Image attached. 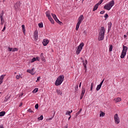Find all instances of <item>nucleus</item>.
I'll list each match as a JSON object with an SVG mask.
<instances>
[{"instance_id":"nucleus-29","label":"nucleus","mask_w":128,"mask_h":128,"mask_svg":"<svg viewBox=\"0 0 128 128\" xmlns=\"http://www.w3.org/2000/svg\"><path fill=\"white\" fill-rule=\"evenodd\" d=\"M38 120H44V116L42 115L40 117L38 118Z\"/></svg>"},{"instance_id":"nucleus-53","label":"nucleus","mask_w":128,"mask_h":128,"mask_svg":"<svg viewBox=\"0 0 128 128\" xmlns=\"http://www.w3.org/2000/svg\"><path fill=\"white\" fill-rule=\"evenodd\" d=\"M124 38H126V35H124Z\"/></svg>"},{"instance_id":"nucleus-52","label":"nucleus","mask_w":128,"mask_h":128,"mask_svg":"<svg viewBox=\"0 0 128 128\" xmlns=\"http://www.w3.org/2000/svg\"><path fill=\"white\" fill-rule=\"evenodd\" d=\"M22 106V103L21 102V103L20 104L19 106L20 107V106Z\"/></svg>"},{"instance_id":"nucleus-40","label":"nucleus","mask_w":128,"mask_h":128,"mask_svg":"<svg viewBox=\"0 0 128 128\" xmlns=\"http://www.w3.org/2000/svg\"><path fill=\"white\" fill-rule=\"evenodd\" d=\"M8 49L9 52H12L14 48H10L8 47Z\"/></svg>"},{"instance_id":"nucleus-32","label":"nucleus","mask_w":128,"mask_h":128,"mask_svg":"<svg viewBox=\"0 0 128 128\" xmlns=\"http://www.w3.org/2000/svg\"><path fill=\"white\" fill-rule=\"evenodd\" d=\"M112 44H110V46L109 52H112Z\"/></svg>"},{"instance_id":"nucleus-4","label":"nucleus","mask_w":128,"mask_h":128,"mask_svg":"<svg viewBox=\"0 0 128 128\" xmlns=\"http://www.w3.org/2000/svg\"><path fill=\"white\" fill-rule=\"evenodd\" d=\"M127 50H128V46H123V49L120 55L121 58H124L126 56Z\"/></svg>"},{"instance_id":"nucleus-10","label":"nucleus","mask_w":128,"mask_h":128,"mask_svg":"<svg viewBox=\"0 0 128 128\" xmlns=\"http://www.w3.org/2000/svg\"><path fill=\"white\" fill-rule=\"evenodd\" d=\"M82 20H84V16L80 15L78 18V23L82 24Z\"/></svg>"},{"instance_id":"nucleus-35","label":"nucleus","mask_w":128,"mask_h":128,"mask_svg":"<svg viewBox=\"0 0 128 128\" xmlns=\"http://www.w3.org/2000/svg\"><path fill=\"white\" fill-rule=\"evenodd\" d=\"M18 48H13L12 52H18Z\"/></svg>"},{"instance_id":"nucleus-58","label":"nucleus","mask_w":128,"mask_h":128,"mask_svg":"<svg viewBox=\"0 0 128 128\" xmlns=\"http://www.w3.org/2000/svg\"><path fill=\"white\" fill-rule=\"evenodd\" d=\"M72 110H71L70 112V114H72Z\"/></svg>"},{"instance_id":"nucleus-27","label":"nucleus","mask_w":128,"mask_h":128,"mask_svg":"<svg viewBox=\"0 0 128 128\" xmlns=\"http://www.w3.org/2000/svg\"><path fill=\"white\" fill-rule=\"evenodd\" d=\"M4 114H6L5 112L3 111V112H0V116H4Z\"/></svg>"},{"instance_id":"nucleus-43","label":"nucleus","mask_w":128,"mask_h":128,"mask_svg":"<svg viewBox=\"0 0 128 128\" xmlns=\"http://www.w3.org/2000/svg\"><path fill=\"white\" fill-rule=\"evenodd\" d=\"M28 112H32V109L30 108L28 109Z\"/></svg>"},{"instance_id":"nucleus-18","label":"nucleus","mask_w":128,"mask_h":128,"mask_svg":"<svg viewBox=\"0 0 128 128\" xmlns=\"http://www.w3.org/2000/svg\"><path fill=\"white\" fill-rule=\"evenodd\" d=\"M22 74H20L19 75L16 76V80H20V78H22Z\"/></svg>"},{"instance_id":"nucleus-28","label":"nucleus","mask_w":128,"mask_h":128,"mask_svg":"<svg viewBox=\"0 0 128 128\" xmlns=\"http://www.w3.org/2000/svg\"><path fill=\"white\" fill-rule=\"evenodd\" d=\"M52 18H54V20L56 18H58V17H56V14H52Z\"/></svg>"},{"instance_id":"nucleus-33","label":"nucleus","mask_w":128,"mask_h":128,"mask_svg":"<svg viewBox=\"0 0 128 128\" xmlns=\"http://www.w3.org/2000/svg\"><path fill=\"white\" fill-rule=\"evenodd\" d=\"M38 88H36L32 91L33 94H36V93L38 92Z\"/></svg>"},{"instance_id":"nucleus-2","label":"nucleus","mask_w":128,"mask_h":128,"mask_svg":"<svg viewBox=\"0 0 128 128\" xmlns=\"http://www.w3.org/2000/svg\"><path fill=\"white\" fill-rule=\"evenodd\" d=\"M64 75L60 76L56 79L55 82V85L56 86H60L61 84H62L64 82Z\"/></svg>"},{"instance_id":"nucleus-20","label":"nucleus","mask_w":128,"mask_h":128,"mask_svg":"<svg viewBox=\"0 0 128 128\" xmlns=\"http://www.w3.org/2000/svg\"><path fill=\"white\" fill-rule=\"evenodd\" d=\"M4 12H2V13L0 15V18L1 20V22H4Z\"/></svg>"},{"instance_id":"nucleus-15","label":"nucleus","mask_w":128,"mask_h":128,"mask_svg":"<svg viewBox=\"0 0 128 128\" xmlns=\"http://www.w3.org/2000/svg\"><path fill=\"white\" fill-rule=\"evenodd\" d=\"M56 92L58 96H62V90H56Z\"/></svg>"},{"instance_id":"nucleus-21","label":"nucleus","mask_w":128,"mask_h":128,"mask_svg":"<svg viewBox=\"0 0 128 128\" xmlns=\"http://www.w3.org/2000/svg\"><path fill=\"white\" fill-rule=\"evenodd\" d=\"M22 30L24 32V34H26V26H24V24H22Z\"/></svg>"},{"instance_id":"nucleus-44","label":"nucleus","mask_w":128,"mask_h":128,"mask_svg":"<svg viewBox=\"0 0 128 128\" xmlns=\"http://www.w3.org/2000/svg\"><path fill=\"white\" fill-rule=\"evenodd\" d=\"M55 20L56 22H58V24H60V20H58V18H56Z\"/></svg>"},{"instance_id":"nucleus-50","label":"nucleus","mask_w":128,"mask_h":128,"mask_svg":"<svg viewBox=\"0 0 128 128\" xmlns=\"http://www.w3.org/2000/svg\"><path fill=\"white\" fill-rule=\"evenodd\" d=\"M83 34H87V32H86V30H84V32H83Z\"/></svg>"},{"instance_id":"nucleus-9","label":"nucleus","mask_w":128,"mask_h":128,"mask_svg":"<svg viewBox=\"0 0 128 128\" xmlns=\"http://www.w3.org/2000/svg\"><path fill=\"white\" fill-rule=\"evenodd\" d=\"M34 68H33L32 70H26L27 72H28L29 74H32V76H34L36 74V72H34Z\"/></svg>"},{"instance_id":"nucleus-39","label":"nucleus","mask_w":128,"mask_h":128,"mask_svg":"<svg viewBox=\"0 0 128 128\" xmlns=\"http://www.w3.org/2000/svg\"><path fill=\"white\" fill-rule=\"evenodd\" d=\"M102 2H104V0H100L99 2L97 4H98V5L100 6V4H102Z\"/></svg>"},{"instance_id":"nucleus-26","label":"nucleus","mask_w":128,"mask_h":128,"mask_svg":"<svg viewBox=\"0 0 128 128\" xmlns=\"http://www.w3.org/2000/svg\"><path fill=\"white\" fill-rule=\"evenodd\" d=\"M49 20L52 22V24H54V19L52 18V17H50V18H48Z\"/></svg>"},{"instance_id":"nucleus-61","label":"nucleus","mask_w":128,"mask_h":128,"mask_svg":"<svg viewBox=\"0 0 128 128\" xmlns=\"http://www.w3.org/2000/svg\"><path fill=\"white\" fill-rule=\"evenodd\" d=\"M14 74H16V72H14Z\"/></svg>"},{"instance_id":"nucleus-59","label":"nucleus","mask_w":128,"mask_h":128,"mask_svg":"<svg viewBox=\"0 0 128 128\" xmlns=\"http://www.w3.org/2000/svg\"><path fill=\"white\" fill-rule=\"evenodd\" d=\"M84 0H82V2H84Z\"/></svg>"},{"instance_id":"nucleus-30","label":"nucleus","mask_w":128,"mask_h":128,"mask_svg":"<svg viewBox=\"0 0 128 128\" xmlns=\"http://www.w3.org/2000/svg\"><path fill=\"white\" fill-rule=\"evenodd\" d=\"M106 114L104 112H101V113L100 114V116H104Z\"/></svg>"},{"instance_id":"nucleus-48","label":"nucleus","mask_w":128,"mask_h":128,"mask_svg":"<svg viewBox=\"0 0 128 128\" xmlns=\"http://www.w3.org/2000/svg\"><path fill=\"white\" fill-rule=\"evenodd\" d=\"M100 14H104V10L101 11L100 12Z\"/></svg>"},{"instance_id":"nucleus-64","label":"nucleus","mask_w":128,"mask_h":128,"mask_svg":"<svg viewBox=\"0 0 128 128\" xmlns=\"http://www.w3.org/2000/svg\"><path fill=\"white\" fill-rule=\"evenodd\" d=\"M76 0L78 1V0Z\"/></svg>"},{"instance_id":"nucleus-47","label":"nucleus","mask_w":128,"mask_h":128,"mask_svg":"<svg viewBox=\"0 0 128 128\" xmlns=\"http://www.w3.org/2000/svg\"><path fill=\"white\" fill-rule=\"evenodd\" d=\"M104 79L102 82L100 83V85L102 86V84H104Z\"/></svg>"},{"instance_id":"nucleus-51","label":"nucleus","mask_w":128,"mask_h":128,"mask_svg":"<svg viewBox=\"0 0 128 128\" xmlns=\"http://www.w3.org/2000/svg\"><path fill=\"white\" fill-rule=\"evenodd\" d=\"M71 118H72V116L70 115V117L68 118V120H70Z\"/></svg>"},{"instance_id":"nucleus-46","label":"nucleus","mask_w":128,"mask_h":128,"mask_svg":"<svg viewBox=\"0 0 128 128\" xmlns=\"http://www.w3.org/2000/svg\"><path fill=\"white\" fill-rule=\"evenodd\" d=\"M6 24L4 25V28H3V29L2 30V32H4L6 30Z\"/></svg>"},{"instance_id":"nucleus-17","label":"nucleus","mask_w":128,"mask_h":128,"mask_svg":"<svg viewBox=\"0 0 128 128\" xmlns=\"http://www.w3.org/2000/svg\"><path fill=\"white\" fill-rule=\"evenodd\" d=\"M36 60H40V58L36 57L32 58L31 62H36Z\"/></svg>"},{"instance_id":"nucleus-56","label":"nucleus","mask_w":128,"mask_h":128,"mask_svg":"<svg viewBox=\"0 0 128 128\" xmlns=\"http://www.w3.org/2000/svg\"><path fill=\"white\" fill-rule=\"evenodd\" d=\"M78 86L77 85V86H76V88L78 89Z\"/></svg>"},{"instance_id":"nucleus-37","label":"nucleus","mask_w":128,"mask_h":128,"mask_svg":"<svg viewBox=\"0 0 128 128\" xmlns=\"http://www.w3.org/2000/svg\"><path fill=\"white\" fill-rule=\"evenodd\" d=\"M66 116H70V111H67L66 112Z\"/></svg>"},{"instance_id":"nucleus-25","label":"nucleus","mask_w":128,"mask_h":128,"mask_svg":"<svg viewBox=\"0 0 128 128\" xmlns=\"http://www.w3.org/2000/svg\"><path fill=\"white\" fill-rule=\"evenodd\" d=\"M100 88H102V85H100V84L99 85H98L96 88V90H100Z\"/></svg>"},{"instance_id":"nucleus-45","label":"nucleus","mask_w":128,"mask_h":128,"mask_svg":"<svg viewBox=\"0 0 128 128\" xmlns=\"http://www.w3.org/2000/svg\"><path fill=\"white\" fill-rule=\"evenodd\" d=\"M104 18H108V14H105Z\"/></svg>"},{"instance_id":"nucleus-63","label":"nucleus","mask_w":128,"mask_h":128,"mask_svg":"<svg viewBox=\"0 0 128 128\" xmlns=\"http://www.w3.org/2000/svg\"><path fill=\"white\" fill-rule=\"evenodd\" d=\"M0 94H2V92H0Z\"/></svg>"},{"instance_id":"nucleus-23","label":"nucleus","mask_w":128,"mask_h":128,"mask_svg":"<svg viewBox=\"0 0 128 128\" xmlns=\"http://www.w3.org/2000/svg\"><path fill=\"white\" fill-rule=\"evenodd\" d=\"M98 4H96L95 6H94V8H93V12H94L95 10H98Z\"/></svg>"},{"instance_id":"nucleus-57","label":"nucleus","mask_w":128,"mask_h":128,"mask_svg":"<svg viewBox=\"0 0 128 128\" xmlns=\"http://www.w3.org/2000/svg\"><path fill=\"white\" fill-rule=\"evenodd\" d=\"M4 22H1V24H4Z\"/></svg>"},{"instance_id":"nucleus-38","label":"nucleus","mask_w":128,"mask_h":128,"mask_svg":"<svg viewBox=\"0 0 128 128\" xmlns=\"http://www.w3.org/2000/svg\"><path fill=\"white\" fill-rule=\"evenodd\" d=\"M92 88H94V83H91L90 90H92Z\"/></svg>"},{"instance_id":"nucleus-36","label":"nucleus","mask_w":128,"mask_h":128,"mask_svg":"<svg viewBox=\"0 0 128 128\" xmlns=\"http://www.w3.org/2000/svg\"><path fill=\"white\" fill-rule=\"evenodd\" d=\"M80 112H82V108H80V110L77 113H76V116H78Z\"/></svg>"},{"instance_id":"nucleus-11","label":"nucleus","mask_w":128,"mask_h":128,"mask_svg":"<svg viewBox=\"0 0 128 128\" xmlns=\"http://www.w3.org/2000/svg\"><path fill=\"white\" fill-rule=\"evenodd\" d=\"M48 42H49L48 40L46 39H44L42 42L43 46H48Z\"/></svg>"},{"instance_id":"nucleus-5","label":"nucleus","mask_w":128,"mask_h":128,"mask_svg":"<svg viewBox=\"0 0 128 128\" xmlns=\"http://www.w3.org/2000/svg\"><path fill=\"white\" fill-rule=\"evenodd\" d=\"M84 46V42H81L80 45L78 46L77 50L76 51V54H80V52H82V48Z\"/></svg>"},{"instance_id":"nucleus-19","label":"nucleus","mask_w":128,"mask_h":128,"mask_svg":"<svg viewBox=\"0 0 128 128\" xmlns=\"http://www.w3.org/2000/svg\"><path fill=\"white\" fill-rule=\"evenodd\" d=\"M110 28H112V22H110L108 24V32H110Z\"/></svg>"},{"instance_id":"nucleus-49","label":"nucleus","mask_w":128,"mask_h":128,"mask_svg":"<svg viewBox=\"0 0 128 128\" xmlns=\"http://www.w3.org/2000/svg\"><path fill=\"white\" fill-rule=\"evenodd\" d=\"M52 120V118H47L46 120Z\"/></svg>"},{"instance_id":"nucleus-55","label":"nucleus","mask_w":128,"mask_h":128,"mask_svg":"<svg viewBox=\"0 0 128 128\" xmlns=\"http://www.w3.org/2000/svg\"><path fill=\"white\" fill-rule=\"evenodd\" d=\"M80 86H82V82H80V84L79 85V87L80 88Z\"/></svg>"},{"instance_id":"nucleus-12","label":"nucleus","mask_w":128,"mask_h":128,"mask_svg":"<svg viewBox=\"0 0 128 128\" xmlns=\"http://www.w3.org/2000/svg\"><path fill=\"white\" fill-rule=\"evenodd\" d=\"M85 92H86V88H82L80 100H82V98H84V94Z\"/></svg>"},{"instance_id":"nucleus-13","label":"nucleus","mask_w":128,"mask_h":128,"mask_svg":"<svg viewBox=\"0 0 128 128\" xmlns=\"http://www.w3.org/2000/svg\"><path fill=\"white\" fill-rule=\"evenodd\" d=\"M82 62H83V66H84V68L86 70V64H88V60H82Z\"/></svg>"},{"instance_id":"nucleus-6","label":"nucleus","mask_w":128,"mask_h":128,"mask_svg":"<svg viewBox=\"0 0 128 128\" xmlns=\"http://www.w3.org/2000/svg\"><path fill=\"white\" fill-rule=\"evenodd\" d=\"M114 120L116 124H120V117H118V114H116L114 115Z\"/></svg>"},{"instance_id":"nucleus-60","label":"nucleus","mask_w":128,"mask_h":128,"mask_svg":"<svg viewBox=\"0 0 128 128\" xmlns=\"http://www.w3.org/2000/svg\"><path fill=\"white\" fill-rule=\"evenodd\" d=\"M126 35H127V36H128V32H127V33H126Z\"/></svg>"},{"instance_id":"nucleus-31","label":"nucleus","mask_w":128,"mask_h":128,"mask_svg":"<svg viewBox=\"0 0 128 128\" xmlns=\"http://www.w3.org/2000/svg\"><path fill=\"white\" fill-rule=\"evenodd\" d=\"M38 26L39 28H44V24H42V22L39 23Z\"/></svg>"},{"instance_id":"nucleus-42","label":"nucleus","mask_w":128,"mask_h":128,"mask_svg":"<svg viewBox=\"0 0 128 128\" xmlns=\"http://www.w3.org/2000/svg\"><path fill=\"white\" fill-rule=\"evenodd\" d=\"M35 108H36V110H38V104H36Z\"/></svg>"},{"instance_id":"nucleus-22","label":"nucleus","mask_w":128,"mask_h":128,"mask_svg":"<svg viewBox=\"0 0 128 128\" xmlns=\"http://www.w3.org/2000/svg\"><path fill=\"white\" fill-rule=\"evenodd\" d=\"M46 14V16H47V18H50L52 17L50 16V11H47Z\"/></svg>"},{"instance_id":"nucleus-16","label":"nucleus","mask_w":128,"mask_h":128,"mask_svg":"<svg viewBox=\"0 0 128 128\" xmlns=\"http://www.w3.org/2000/svg\"><path fill=\"white\" fill-rule=\"evenodd\" d=\"M114 100L116 102H121L122 101V98L118 97L117 98H115L114 99Z\"/></svg>"},{"instance_id":"nucleus-34","label":"nucleus","mask_w":128,"mask_h":128,"mask_svg":"<svg viewBox=\"0 0 128 128\" xmlns=\"http://www.w3.org/2000/svg\"><path fill=\"white\" fill-rule=\"evenodd\" d=\"M8 100H10V97H6L5 99L4 100V102H6Z\"/></svg>"},{"instance_id":"nucleus-1","label":"nucleus","mask_w":128,"mask_h":128,"mask_svg":"<svg viewBox=\"0 0 128 128\" xmlns=\"http://www.w3.org/2000/svg\"><path fill=\"white\" fill-rule=\"evenodd\" d=\"M104 34H106V29L104 27H102L99 32L98 40H102L104 38Z\"/></svg>"},{"instance_id":"nucleus-62","label":"nucleus","mask_w":128,"mask_h":128,"mask_svg":"<svg viewBox=\"0 0 128 128\" xmlns=\"http://www.w3.org/2000/svg\"><path fill=\"white\" fill-rule=\"evenodd\" d=\"M46 0V2H48V0Z\"/></svg>"},{"instance_id":"nucleus-8","label":"nucleus","mask_w":128,"mask_h":128,"mask_svg":"<svg viewBox=\"0 0 128 128\" xmlns=\"http://www.w3.org/2000/svg\"><path fill=\"white\" fill-rule=\"evenodd\" d=\"M20 4H20V2H17L14 5V8L16 10H18L20 8Z\"/></svg>"},{"instance_id":"nucleus-3","label":"nucleus","mask_w":128,"mask_h":128,"mask_svg":"<svg viewBox=\"0 0 128 128\" xmlns=\"http://www.w3.org/2000/svg\"><path fill=\"white\" fill-rule=\"evenodd\" d=\"M114 6V0H112L108 4H106L104 6V8L106 10H110L112 6Z\"/></svg>"},{"instance_id":"nucleus-24","label":"nucleus","mask_w":128,"mask_h":128,"mask_svg":"<svg viewBox=\"0 0 128 128\" xmlns=\"http://www.w3.org/2000/svg\"><path fill=\"white\" fill-rule=\"evenodd\" d=\"M80 23H78V22L77 23L76 25V30H78V28H80Z\"/></svg>"},{"instance_id":"nucleus-7","label":"nucleus","mask_w":128,"mask_h":128,"mask_svg":"<svg viewBox=\"0 0 128 128\" xmlns=\"http://www.w3.org/2000/svg\"><path fill=\"white\" fill-rule=\"evenodd\" d=\"M34 38L35 42L38 40V32L37 30H36L34 32Z\"/></svg>"},{"instance_id":"nucleus-41","label":"nucleus","mask_w":128,"mask_h":128,"mask_svg":"<svg viewBox=\"0 0 128 128\" xmlns=\"http://www.w3.org/2000/svg\"><path fill=\"white\" fill-rule=\"evenodd\" d=\"M40 76L38 77L37 80H36V82H40Z\"/></svg>"},{"instance_id":"nucleus-54","label":"nucleus","mask_w":128,"mask_h":128,"mask_svg":"<svg viewBox=\"0 0 128 128\" xmlns=\"http://www.w3.org/2000/svg\"><path fill=\"white\" fill-rule=\"evenodd\" d=\"M0 128H4V126L2 125L0 126Z\"/></svg>"},{"instance_id":"nucleus-14","label":"nucleus","mask_w":128,"mask_h":128,"mask_svg":"<svg viewBox=\"0 0 128 128\" xmlns=\"http://www.w3.org/2000/svg\"><path fill=\"white\" fill-rule=\"evenodd\" d=\"M6 74H3L0 76V86L2 84V82H4V78Z\"/></svg>"}]
</instances>
